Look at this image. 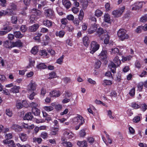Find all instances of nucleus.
Here are the masks:
<instances>
[{
  "instance_id": "nucleus-48",
  "label": "nucleus",
  "mask_w": 147,
  "mask_h": 147,
  "mask_svg": "<svg viewBox=\"0 0 147 147\" xmlns=\"http://www.w3.org/2000/svg\"><path fill=\"white\" fill-rule=\"evenodd\" d=\"M84 12L82 9L80 11V13L78 15V19L80 20H82L84 17Z\"/></svg>"
},
{
  "instance_id": "nucleus-58",
  "label": "nucleus",
  "mask_w": 147,
  "mask_h": 147,
  "mask_svg": "<svg viewBox=\"0 0 147 147\" xmlns=\"http://www.w3.org/2000/svg\"><path fill=\"white\" fill-rule=\"evenodd\" d=\"M16 107L18 109L22 108L23 107L21 102L20 101H17L16 104Z\"/></svg>"
},
{
  "instance_id": "nucleus-30",
  "label": "nucleus",
  "mask_w": 147,
  "mask_h": 147,
  "mask_svg": "<svg viewBox=\"0 0 147 147\" xmlns=\"http://www.w3.org/2000/svg\"><path fill=\"white\" fill-rule=\"evenodd\" d=\"M15 36L18 38H22L24 36V35L21 33L20 31H16L14 33Z\"/></svg>"
},
{
  "instance_id": "nucleus-63",
  "label": "nucleus",
  "mask_w": 147,
  "mask_h": 147,
  "mask_svg": "<svg viewBox=\"0 0 147 147\" xmlns=\"http://www.w3.org/2000/svg\"><path fill=\"white\" fill-rule=\"evenodd\" d=\"M88 81L89 83L92 85H94L96 84V82L90 78H88Z\"/></svg>"
},
{
  "instance_id": "nucleus-54",
  "label": "nucleus",
  "mask_w": 147,
  "mask_h": 147,
  "mask_svg": "<svg viewBox=\"0 0 147 147\" xmlns=\"http://www.w3.org/2000/svg\"><path fill=\"white\" fill-rule=\"evenodd\" d=\"M140 108L142 111H144L147 109V105L145 103L141 104Z\"/></svg>"
},
{
  "instance_id": "nucleus-36",
  "label": "nucleus",
  "mask_w": 147,
  "mask_h": 147,
  "mask_svg": "<svg viewBox=\"0 0 147 147\" xmlns=\"http://www.w3.org/2000/svg\"><path fill=\"white\" fill-rule=\"evenodd\" d=\"M23 126L24 128L27 129H32L34 127L33 124L29 125L28 124L25 123H23Z\"/></svg>"
},
{
  "instance_id": "nucleus-17",
  "label": "nucleus",
  "mask_w": 147,
  "mask_h": 147,
  "mask_svg": "<svg viewBox=\"0 0 147 147\" xmlns=\"http://www.w3.org/2000/svg\"><path fill=\"white\" fill-rule=\"evenodd\" d=\"M51 105L53 107H55V109L58 111L61 110L63 107L60 104H57L56 102L52 103Z\"/></svg>"
},
{
  "instance_id": "nucleus-47",
  "label": "nucleus",
  "mask_w": 147,
  "mask_h": 147,
  "mask_svg": "<svg viewBox=\"0 0 147 147\" xmlns=\"http://www.w3.org/2000/svg\"><path fill=\"white\" fill-rule=\"evenodd\" d=\"M144 83L143 82H140L139 83L137 87L138 89V90L140 92L141 91L143 87Z\"/></svg>"
},
{
  "instance_id": "nucleus-61",
  "label": "nucleus",
  "mask_w": 147,
  "mask_h": 147,
  "mask_svg": "<svg viewBox=\"0 0 147 147\" xmlns=\"http://www.w3.org/2000/svg\"><path fill=\"white\" fill-rule=\"evenodd\" d=\"M39 104L36 103L34 102H32L30 104V106L32 108V109L33 108H36V107L38 106Z\"/></svg>"
},
{
  "instance_id": "nucleus-4",
  "label": "nucleus",
  "mask_w": 147,
  "mask_h": 147,
  "mask_svg": "<svg viewBox=\"0 0 147 147\" xmlns=\"http://www.w3.org/2000/svg\"><path fill=\"white\" fill-rule=\"evenodd\" d=\"M125 8V6H123L113 11L112 12V14L114 17H119L121 15Z\"/></svg>"
},
{
  "instance_id": "nucleus-9",
  "label": "nucleus",
  "mask_w": 147,
  "mask_h": 147,
  "mask_svg": "<svg viewBox=\"0 0 147 147\" xmlns=\"http://www.w3.org/2000/svg\"><path fill=\"white\" fill-rule=\"evenodd\" d=\"M106 51H102L98 55L99 58L101 60H105L107 57Z\"/></svg>"
},
{
  "instance_id": "nucleus-42",
  "label": "nucleus",
  "mask_w": 147,
  "mask_h": 147,
  "mask_svg": "<svg viewBox=\"0 0 147 147\" xmlns=\"http://www.w3.org/2000/svg\"><path fill=\"white\" fill-rule=\"evenodd\" d=\"M59 129L57 128H53L51 129V134L52 135H55L57 134Z\"/></svg>"
},
{
  "instance_id": "nucleus-45",
  "label": "nucleus",
  "mask_w": 147,
  "mask_h": 147,
  "mask_svg": "<svg viewBox=\"0 0 147 147\" xmlns=\"http://www.w3.org/2000/svg\"><path fill=\"white\" fill-rule=\"evenodd\" d=\"M18 20V19L17 18V17L16 16H13L11 17V22L13 24H16Z\"/></svg>"
},
{
  "instance_id": "nucleus-64",
  "label": "nucleus",
  "mask_w": 147,
  "mask_h": 147,
  "mask_svg": "<svg viewBox=\"0 0 147 147\" xmlns=\"http://www.w3.org/2000/svg\"><path fill=\"white\" fill-rule=\"evenodd\" d=\"M5 113L6 115L9 117H11L12 115V113L9 109H7Z\"/></svg>"
},
{
  "instance_id": "nucleus-29",
  "label": "nucleus",
  "mask_w": 147,
  "mask_h": 147,
  "mask_svg": "<svg viewBox=\"0 0 147 147\" xmlns=\"http://www.w3.org/2000/svg\"><path fill=\"white\" fill-rule=\"evenodd\" d=\"M142 115L140 114L138 116H136L133 119V121L135 123H137L139 122L142 118Z\"/></svg>"
},
{
  "instance_id": "nucleus-14",
  "label": "nucleus",
  "mask_w": 147,
  "mask_h": 147,
  "mask_svg": "<svg viewBox=\"0 0 147 147\" xmlns=\"http://www.w3.org/2000/svg\"><path fill=\"white\" fill-rule=\"evenodd\" d=\"M12 47H20L22 46V43L20 40H18L15 42L12 43Z\"/></svg>"
},
{
  "instance_id": "nucleus-34",
  "label": "nucleus",
  "mask_w": 147,
  "mask_h": 147,
  "mask_svg": "<svg viewBox=\"0 0 147 147\" xmlns=\"http://www.w3.org/2000/svg\"><path fill=\"white\" fill-rule=\"evenodd\" d=\"M103 14V12L100 10L97 9H96L95 13V15L97 17H100Z\"/></svg>"
},
{
  "instance_id": "nucleus-52",
  "label": "nucleus",
  "mask_w": 147,
  "mask_h": 147,
  "mask_svg": "<svg viewBox=\"0 0 147 147\" xmlns=\"http://www.w3.org/2000/svg\"><path fill=\"white\" fill-rule=\"evenodd\" d=\"M142 30H144V26H140L136 28V32L137 33H139L141 32Z\"/></svg>"
},
{
  "instance_id": "nucleus-3",
  "label": "nucleus",
  "mask_w": 147,
  "mask_h": 147,
  "mask_svg": "<svg viewBox=\"0 0 147 147\" xmlns=\"http://www.w3.org/2000/svg\"><path fill=\"white\" fill-rule=\"evenodd\" d=\"M117 35L120 39L122 41L129 38L126 30L123 29H119L117 32Z\"/></svg>"
},
{
  "instance_id": "nucleus-12",
  "label": "nucleus",
  "mask_w": 147,
  "mask_h": 147,
  "mask_svg": "<svg viewBox=\"0 0 147 147\" xmlns=\"http://www.w3.org/2000/svg\"><path fill=\"white\" fill-rule=\"evenodd\" d=\"M97 32L99 36H100V39L102 40L104 38L103 36L104 35V33H105L103 29L101 28H99L98 29Z\"/></svg>"
},
{
  "instance_id": "nucleus-55",
  "label": "nucleus",
  "mask_w": 147,
  "mask_h": 147,
  "mask_svg": "<svg viewBox=\"0 0 147 147\" xmlns=\"http://www.w3.org/2000/svg\"><path fill=\"white\" fill-rule=\"evenodd\" d=\"M112 84L111 81L108 80H105L103 81V84L105 85H110Z\"/></svg>"
},
{
  "instance_id": "nucleus-5",
  "label": "nucleus",
  "mask_w": 147,
  "mask_h": 147,
  "mask_svg": "<svg viewBox=\"0 0 147 147\" xmlns=\"http://www.w3.org/2000/svg\"><path fill=\"white\" fill-rule=\"evenodd\" d=\"M37 86L35 82L32 80L28 86L27 90L29 92L34 91L36 90Z\"/></svg>"
},
{
  "instance_id": "nucleus-33",
  "label": "nucleus",
  "mask_w": 147,
  "mask_h": 147,
  "mask_svg": "<svg viewBox=\"0 0 147 147\" xmlns=\"http://www.w3.org/2000/svg\"><path fill=\"white\" fill-rule=\"evenodd\" d=\"M101 63L100 61L99 60H97L95 62L94 66L95 68L98 69L100 67Z\"/></svg>"
},
{
  "instance_id": "nucleus-2",
  "label": "nucleus",
  "mask_w": 147,
  "mask_h": 147,
  "mask_svg": "<svg viewBox=\"0 0 147 147\" xmlns=\"http://www.w3.org/2000/svg\"><path fill=\"white\" fill-rule=\"evenodd\" d=\"M32 14L30 17V21L31 22H35V21L41 15V12L39 10L34 9L32 11Z\"/></svg>"
},
{
  "instance_id": "nucleus-38",
  "label": "nucleus",
  "mask_w": 147,
  "mask_h": 147,
  "mask_svg": "<svg viewBox=\"0 0 147 147\" xmlns=\"http://www.w3.org/2000/svg\"><path fill=\"white\" fill-rule=\"evenodd\" d=\"M114 62L115 63L117 66H119L121 64V60L119 59V57L116 56L114 59Z\"/></svg>"
},
{
  "instance_id": "nucleus-18",
  "label": "nucleus",
  "mask_w": 147,
  "mask_h": 147,
  "mask_svg": "<svg viewBox=\"0 0 147 147\" xmlns=\"http://www.w3.org/2000/svg\"><path fill=\"white\" fill-rule=\"evenodd\" d=\"M20 88V87L15 85L13 86L11 89L10 91L13 93H17L19 92V90Z\"/></svg>"
},
{
  "instance_id": "nucleus-23",
  "label": "nucleus",
  "mask_w": 147,
  "mask_h": 147,
  "mask_svg": "<svg viewBox=\"0 0 147 147\" xmlns=\"http://www.w3.org/2000/svg\"><path fill=\"white\" fill-rule=\"evenodd\" d=\"M77 144L80 147H86L87 146V143L85 141H78Z\"/></svg>"
},
{
  "instance_id": "nucleus-28",
  "label": "nucleus",
  "mask_w": 147,
  "mask_h": 147,
  "mask_svg": "<svg viewBox=\"0 0 147 147\" xmlns=\"http://www.w3.org/2000/svg\"><path fill=\"white\" fill-rule=\"evenodd\" d=\"M84 45L86 46H87L89 43L88 38L86 36H85L82 39Z\"/></svg>"
},
{
  "instance_id": "nucleus-27",
  "label": "nucleus",
  "mask_w": 147,
  "mask_h": 147,
  "mask_svg": "<svg viewBox=\"0 0 147 147\" xmlns=\"http://www.w3.org/2000/svg\"><path fill=\"white\" fill-rule=\"evenodd\" d=\"M32 111L33 114L36 116L38 115L40 113V110L37 108L32 109Z\"/></svg>"
},
{
  "instance_id": "nucleus-57",
  "label": "nucleus",
  "mask_w": 147,
  "mask_h": 147,
  "mask_svg": "<svg viewBox=\"0 0 147 147\" xmlns=\"http://www.w3.org/2000/svg\"><path fill=\"white\" fill-rule=\"evenodd\" d=\"M86 133L84 129L80 130L79 132V135L81 137H84L86 136Z\"/></svg>"
},
{
  "instance_id": "nucleus-53",
  "label": "nucleus",
  "mask_w": 147,
  "mask_h": 147,
  "mask_svg": "<svg viewBox=\"0 0 147 147\" xmlns=\"http://www.w3.org/2000/svg\"><path fill=\"white\" fill-rule=\"evenodd\" d=\"M29 66L30 67H32L34 66L35 64V61L32 58H31L29 59Z\"/></svg>"
},
{
  "instance_id": "nucleus-43",
  "label": "nucleus",
  "mask_w": 147,
  "mask_h": 147,
  "mask_svg": "<svg viewBox=\"0 0 147 147\" xmlns=\"http://www.w3.org/2000/svg\"><path fill=\"white\" fill-rule=\"evenodd\" d=\"M42 139L40 138L34 137L32 139V141L33 142H37L38 144L41 143Z\"/></svg>"
},
{
  "instance_id": "nucleus-50",
  "label": "nucleus",
  "mask_w": 147,
  "mask_h": 147,
  "mask_svg": "<svg viewBox=\"0 0 147 147\" xmlns=\"http://www.w3.org/2000/svg\"><path fill=\"white\" fill-rule=\"evenodd\" d=\"M9 9H7L6 11L3 10L1 11H0V17L4 16L5 15L8 14L9 12Z\"/></svg>"
},
{
  "instance_id": "nucleus-15",
  "label": "nucleus",
  "mask_w": 147,
  "mask_h": 147,
  "mask_svg": "<svg viewBox=\"0 0 147 147\" xmlns=\"http://www.w3.org/2000/svg\"><path fill=\"white\" fill-rule=\"evenodd\" d=\"M33 117L32 114L30 112L27 113L24 117V119L25 120H31Z\"/></svg>"
},
{
  "instance_id": "nucleus-10",
  "label": "nucleus",
  "mask_w": 147,
  "mask_h": 147,
  "mask_svg": "<svg viewBox=\"0 0 147 147\" xmlns=\"http://www.w3.org/2000/svg\"><path fill=\"white\" fill-rule=\"evenodd\" d=\"M61 94L60 92L58 90H55L50 92L49 94L51 97H56L59 96Z\"/></svg>"
},
{
  "instance_id": "nucleus-35",
  "label": "nucleus",
  "mask_w": 147,
  "mask_h": 147,
  "mask_svg": "<svg viewBox=\"0 0 147 147\" xmlns=\"http://www.w3.org/2000/svg\"><path fill=\"white\" fill-rule=\"evenodd\" d=\"M38 50L39 49L38 47L36 46L32 48L31 50V52L32 53L35 55L38 52Z\"/></svg>"
},
{
  "instance_id": "nucleus-46",
  "label": "nucleus",
  "mask_w": 147,
  "mask_h": 147,
  "mask_svg": "<svg viewBox=\"0 0 147 147\" xmlns=\"http://www.w3.org/2000/svg\"><path fill=\"white\" fill-rule=\"evenodd\" d=\"M122 58L121 60L122 62H124L130 60L132 57V56L131 55L128 56L126 57H122Z\"/></svg>"
},
{
  "instance_id": "nucleus-26",
  "label": "nucleus",
  "mask_w": 147,
  "mask_h": 147,
  "mask_svg": "<svg viewBox=\"0 0 147 147\" xmlns=\"http://www.w3.org/2000/svg\"><path fill=\"white\" fill-rule=\"evenodd\" d=\"M64 136L67 137L69 139H71L74 137V134L71 132L69 133L67 131H65L64 133Z\"/></svg>"
},
{
  "instance_id": "nucleus-11",
  "label": "nucleus",
  "mask_w": 147,
  "mask_h": 147,
  "mask_svg": "<svg viewBox=\"0 0 147 147\" xmlns=\"http://www.w3.org/2000/svg\"><path fill=\"white\" fill-rule=\"evenodd\" d=\"M11 128L16 132L21 131L22 130V128L21 127L16 124L13 125Z\"/></svg>"
},
{
  "instance_id": "nucleus-56",
  "label": "nucleus",
  "mask_w": 147,
  "mask_h": 147,
  "mask_svg": "<svg viewBox=\"0 0 147 147\" xmlns=\"http://www.w3.org/2000/svg\"><path fill=\"white\" fill-rule=\"evenodd\" d=\"M8 146L9 147H16L14 141L11 140L9 141Z\"/></svg>"
},
{
  "instance_id": "nucleus-51",
  "label": "nucleus",
  "mask_w": 147,
  "mask_h": 147,
  "mask_svg": "<svg viewBox=\"0 0 147 147\" xmlns=\"http://www.w3.org/2000/svg\"><path fill=\"white\" fill-rule=\"evenodd\" d=\"M119 51V49L117 48H112L111 49L110 52L111 54L117 53Z\"/></svg>"
},
{
  "instance_id": "nucleus-13",
  "label": "nucleus",
  "mask_w": 147,
  "mask_h": 147,
  "mask_svg": "<svg viewBox=\"0 0 147 147\" xmlns=\"http://www.w3.org/2000/svg\"><path fill=\"white\" fill-rule=\"evenodd\" d=\"M108 67L112 73H115L116 66L115 63L112 62L110 63Z\"/></svg>"
},
{
  "instance_id": "nucleus-20",
  "label": "nucleus",
  "mask_w": 147,
  "mask_h": 147,
  "mask_svg": "<svg viewBox=\"0 0 147 147\" xmlns=\"http://www.w3.org/2000/svg\"><path fill=\"white\" fill-rule=\"evenodd\" d=\"M62 3L67 9H69L71 5L70 1L67 0H62Z\"/></svg>"
},
{
  "instance_id": "nucleus-62",
  "label": "nucleus",
  "mask_w": 147,
  "mask_h": 147,
  "mask_svg": "<svg viewBox=\"0 0 147 147\" xmlns=\"http://www.w3.org/2000/svg\"><path fill=\"white\" fill-rule=\"evenodd\" d=\"M40 136L44 139H46L48 137L47 133L45 132H42Z\"/></svg>"
},
{
  "instance_id": "nucleus-21",
  "label": "nucleus",
  "mask_w": 147,
  "mask_h": 147,
  "mask_svg": "<svg viewBox=\"0 0 147 147\" xmlns=\"http://www.w3.org/2000/svg\"><path fill=\"white\" fill-rule=\"evenodd\" d=\"M39 27V26L38 24H34L29 27L30 31L31 32H35L38 28Z\"/></svg>"
},
{
  "instance_id": "nucleus-59",
  "label": "nucleus",
  "mask_w": 147,
  "mask_h": 147,
  "mask_svg": "<svg viewBox=\"0 0 147 147\" xmlns=\"http://www.w3.org/2000/svg\"><path fill=\"white\" fill-rule=\"evenodd\" d=\"M56 10L58 14L61 16L63 14V13L62 11V9L60 7H58L56 8Z\"/></svg>"
},
{
  "instance_id": "nucleus-32",
  "label": "nucleus",
  "mask_w": 147,
  "mask_h": 147,
  "mask_svg": "<svg viewBox=\"0 0 147 147\" xmlns=\"http://www.w3.org/2000/svg\"><path fill=\"white\" fill-rule=\"evenodd\" d=\"M140 21L144 23L147 21V14L142 16L140 19Z\"/></svg>"
},
{
  "instance_id": "nucleus-8",
  "label": "nucleus",
  "mask_w": 147,
  "mask_h": 147,
  "mask_svg": "<svg viewBox=\"0 0 147 147\" xmlns=\"http://www.w3.org/2000/svg\"><path fill=\"white\" fill-rule=\"evenodd\" d=\"M97 28L96 24L95 23L92 24L88 30V33L89 34L93 33L96 30Z\"/></svg>"
},
{
  "instance_id": "nucleus-19",
  "label": "nucleus",
  "mask_w": 147,
  "mask_h": 147,
  "mask_svg": "<svg viewBox=\"0 0 147 147\" xmlns=\"http://www.w3.org/2000/svg\"><path fill=\"white\" fill-rule=\"evenodd\" d=\"M43 23L44 26L48 28L51 27L53 24L52 22L48 20H44Z\"/></svg>"
},
{
  "instance_id": "nucleus-44",
  "label": "nucleus",
  "mask_w": 147,
  "mask_h": 147,
  "mask_svg": "<svg viewBox=\"0 0 147 147\" xmlns=\"http://www.w3.org/2000/svg\"><path fill=\"white\" fill-rule=\"evenodd\" d=\"M143 3H145V2H139L135 3L136 6L137 7L138 9H140L142 8L143 5Z\"/></svg>"
},
{
  "instance_id": "nucleus-41",
  "label": "nucleus",
  "mask_w": 147,
  "mask_h": 147,
  "mask_svg": "<svg viewBox=\"0 0 147 147\" xmlns=\"http://www.w3.org/2000/svg\"><path fill=\"white\" fill-rule=\"evenodd\" d=\"M62 144L65 146V147H72L73 146L72 143L69 142H62Z\"/></svg>"
},
{
  "instance_id": "nucleus-60",
  "label": "nucleus",
  "mask_w": 147,
  "mask_h": 147,
  "mask_svg": "<svg viewBox=\"0 0 147 147\" xmlns=\"http://www.w3.org/2000/svg\"><path fill=\"white\" fill-rule=\"evenodd\" d=\"M57 77L56 74L54 72H52L49 74V79L55 78Z\"/></svg>"
},
{
  "instance_id": "nucleus-25",
  "label": "nucleus",
  "mask_w": 147,
  "mask_h": 147,
  "mask_svg": "<svg viewBox=\"0 0 147 147\" xmlns=\"http://www.w3.org/2000/svg\"><path fill=\"white\" fill-rule=\"evenodd\" d=\"M65 33V32L64 30H61L59 31H57L55 34L56 36L62 38L64 36Z\"/></svg>"
},
{
  "instance_id": "nucleus-7",
  "label": "nucleus",
  "mask_w": 147,
  "mask_h": 147,
  "mask_svg": "<svg viewBox=\"0 0 147 147\" xmlns=\"http://www.w3.org/2000/svg\"><path fill=\"white\" fill-rule=\"evenodd\" d=\"M44 14L47 17L51 19H53L55 17L54 12L51 9L45 10Z\"/></svg>"
},
{
  "instance_id": "nucleus-39",
  "label": "nucleus",
  "mask_w": 147,
  "mask_h": 147,
  "mask_svg": "<svg viewBox=\"0 0 147 147\" xmlns=\"http://www.w3.org/2000/svg\"><path fill=\"white\" fill-rule=\"evenodd\" d=\"M64 56L63 55H62L59 58L57 59L56 61V63L60 65L62 64L63 62V60L64 58Z\"/></svg>"
},
{
  "instance_id": "nucleus-22",
  "label": "nucleus",
  "mask_w": 147,
  "mask_h": 147,
  "mask_svg": "<svg viewBox=\"0 0 147 147\" xmlns=\"http://www.w3.org/2000/svg\"><path fill=\"white\" fill-rule=\"evenodd\" d=\"M3 46L7 48H11L12 47L11 42L7 40L3 42Z\"/></svg>"
},
{
  "instance_id": "nucleus-16",
  "label": "nucleus",
  "mask_w": 147,
  "mask_h": 147,
  "mask_svg": "<svg viewBox=\"0 0 147 147\" xmlns=\"http://www.w3.org/2000/svg\"><path fill=\"white\" fill-rule=\"evenodd\" d=\"M19 136L21 140L23 142L26 141L28 138L27 135L23 133H20Z\"/></svg>"
},
{
  "instance_id": "nucleus-1",
  "label": "nucleus",
  "mask_w": 147,
  "mask_h": 147,
  "mask_svg": "<svg viewBox=\"0 0 147 147\" xmlns=\"http://www.w3.org/2000/svg\"><path fill=\"white\" fill-rule=\"evenodd\" d=\"M72 121L73 123L76 124H78V125L76 127L75 129L77 130L80 128V126L85 122L84 119L81 116L77 115L72 119Z\"/></svg>"
},
{
  "instance_id": "nucleus-49",
  "label": "nucleus",
  "mask_w": 147,
  "mask_h": 147,
  "mask_svg": "<svg viewBox=\"0 0 147 147\" xmlns=\"http://www.w3.org/2000/svg\"><path fill=\"white\" fill-rule=\"evenodd\" d=\"M135 88H133L130 90L129 94L131 96L133 97L135 94Z\"/></svg>"
},
{
  "instance_id": "nucleus-37",
  "label": "nucleus",
  "mask_w": 147,
  "mask_h": 147,
  "mask_svg": "<svg viewBox=\"0 0 147 147\" xmlns=\"http://www.w3.org/2000/svg\"><path fill=\"white\" fill-rule=\"evenodd\" d=\"M37 67L40 69H43L46 68L47 67V66L45 63H42L38 65L37 66Z\"/></svg>"
},
{
  "instance_id": "nucleus-31",
  "label": "nucleus",
  "mask_w": 147,
  "mask_h": 147,
  "mask_svg": "<svg viewBox=\"0 0 147 147\" xmlns=\"http://www.w3.org/2000/svg\"><path fill=\"white\" fill-rule=\"evenodd\" d=\"M104 36H105V38L104 40L105 44H107L108 43L109 41V36L107 32L104 33Z\"/></svg>"
},
{
  "instance_id": "nucleus-40",
  "label": "nucleus",
  "mask_w": 147,
  "mask_h": 147,
  "mask_svg": "<svg viewBox=\"0 0 147 147\" xmlns=\"http://www.w3.org/2000/svg\"><path fill=\"white\" fill-rule=\"evenodd\" d=\"M43 109L44 110L47 112H50L52 111L53 109V108L52 106H44L43 107Z\"/></svg>"
},
{
  "instance_id": "nucleus-24",
  "label": "nucleus",
  "mask_w": 147,
  "mask_h": 147,
  "mask_svg": "<svg viewBox=\"0 0 147 147\" xmlns=\"http://www.w3.org/2000/svg\"><path fill=\"white\" fill-rule=\"evenodd\" d=\"M104 20L106 22L110 23L111 18L110 15L108 13H106L104 15Z\"/></svg>"
},
{
  "instance_id": "nucleus-6",
  "label": "nucleus",
  "mask_w": 147,
  "mask_h": 147,
  "mask_svg": "<svg viewBox=\"0 0 147 147\" xmlns=\"http://www.w3.org/2000/svg\"><path fill=\"white\" fill-rule=\"evenodd\" d=\"M99 48V45L94 41H92L91 44V47L90 49V53L93 54L97 51Z\"/></svg>"
}]
</instances>
